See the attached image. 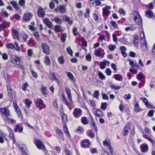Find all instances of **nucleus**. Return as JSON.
<instances>
[{"label": "nucleus", "mask_w": 155, "mask_h": 155, "mask_svg": "<svg viewBox=\"0 0 155 155\" xmlns=\"http://www.w3.org/2000/svg\"><path fill=\"white\" fill-rule=\"evenodd\" d=\"M7 48L11 49H15L18 52L20 51V48L18 46V44L17 42H15L14 44L13 43H8L5 45Z\"/></svg>", "instance_id": "nucleus-1"}, {"label": "nucleus", "mask_w": 155, "mask_h": 155, "mask_svg": "<svg viewBox=\"0 0 155 155\" xmlns=\"http://www.w3.org/2000/svg\"><path fill=\"white\" fill-rule=\"evenodd\" d=\"M34 143L38 149L42 150L45 149V147L44 144L38 138H36L35 139Z\"/></svg>", "instance_id": "nucleus-2"}, {"label": "nucleus", "mask_w": 155, "mask_h": 155, "mask_svg": "<svg viewBox=\"0 0 155 155\" xmlns=\"http://www.w3.org/2000/svg\"><path fill=\"white\" fill-rule=\"evenodd\" d=\"M82 110L80 108H76L74 110L73 114L74 117L77 118L80 117L82 115Z\"/></svg>", "instance_id": "nucleus-3"}, {"label": "nucleus", "mask_w": 155, "mask_h": 155, "mask_svg": "<svg viewBox=\"0 0 155 155\" xmlns=\"http://www.w3.org/2000/svg\"><path fill=\"white\" fill-rule=\"evenodd\" d=\"M41 46L43 52L47 54H49L50 52L49 46L47 44L44 43L42 44Z\"/></svg>", "instance_id": "nucleus-4"}, {"label": "nucleus", "mask_w": 155, "mask_h": 155, "mask_svg": "<svg viewBox=\"0 0 155 155\" xmlns=\"http://www.w3.org/2000/svg\"><path fill=\"white\" fill-rule=\"evenodd\" d=\"M55 10L57 12H59L61 14L65 13L66 12L65 7L63 5L58 6L55 8Z\"/></svg>", "instance_id": "nucleus-5"}, {"label": "nucleus", "mask_w": 155, "mask_h": 155, "mask_svg": "<svg viewBox=\"0 0 155 155\" xmlns=\"http://www.w3.org/2000/svg\"><path fill=\"white\" fill-rule=\"evenodd\" d=\"M103 144L105 146L108 147L110 152L112 155H114V153L112 150V148L110 144V141L109 140H106L103 142Z\"/></svg>", "instance_id": "nucleus-6"}, {"label": "nucleus", "mask_w": 155, "mask_h": 155, "mask_svg": "<svg viewBox=\"0 0 155 155\" xmlns=\"http://www.w3.org/2000/svg\"><path fill=\"white\" fill-rule=\"evenodd\" d=\"M36 105L39 107V109L41 110L45 107V105L44 104L43 101L41 99H39L36 102Z\"/></svg>", "instance_id": "nucleus-7"}, {"label": "nucleus", "mask_w": 155, "mask_h": 155, "mask_svg": "<svg viewBox=\"0 0 155 155\" xmlns=\"http://www.w3.org/2000/svg\"><path fill=\"white\" fill-rule=\"evenodd\" d=\"M0 112L3 115L8 117L10 114V112L9 110L7 107H0Z\"/></svg>", "instance_id": "nucleus-8"}, {"label": "nucleus", "mask_w": 155, "mask_h": 155, "mask_svg": "<svg viewBox=\"0 0 155 155\" xmlns=\"http://www.w3.org/2000/svg\"><path fill=\"white\" fill-rule=\"evenodd\" d=\"M10 61L17 65H19L20 64V58L16 56H14L13 58H11L10 59Z\"/></svg>", "instance_id": "nucleus-9"}, {"label": "nucleus", "mask_w": 155, "mask_h": 155, "mask_svg": "<svg viewBox=\"0 0 155 155\" xmlns=\"http://www.w3.org/2000/svg\"><path fill=\"white\" fill-rule=\"evenodd\" d=\"M12 37L14 39H19V34L18 31L16 29L12 28L11 30Z\"/></svg>", "instance_id": "nucleus-10"}, {"label": "nucleus", "mask_w": 155, "mask_h": 155, "mask_svg": "<svg viewBox=\"0 0 155 155\" xmlns=\"http://www.w3.org/2000/svg\"><path fill=\"white\" fill-rule=\"evenodd\" d=\"M140 43L141 47V49L144 51H147L148 48L146 40H144V38L142 39L141 40V42H140Z\"/></svg>", "instance_id": "nucleus-11"}, {"label": "nucleus", "mask_w": 155, "mask_h": 155, "mask_svg": "<svg viewBox=\"0 0 155 155\" xmlns=\"http://www.w3.org/2000/svg\"><path fill=\"white\" fill-rule=\"evenodd\" d=\"M65 90L67 94L68 99L70 102H72V97L71 90L69 87H65Z\"/></svg>", "instance_id": "nucleus-12"}, {"label": "nucleus", "mask_w": 155, "mask_h": 155, "mask_svg": "<svg viewBox=\"0 0 155 155\" xmlns=\"http://www.w3.org/2000/svg\"><path fill=\"white\" fill-rule=\"evenodd\" d=\"M135 61L132 60L130 59H129L128 61L129 62V64L130 66H131V68H130V71L132 73H133L134 71V65L135 64V61Z\"/></svg>", "instance_id": "nucleus-13"}, {"label": "nucleus", "mask_w": 155, "mask_h": 155, "mask_svg": "<svg viewBox=\"0 0 155 155\" xmlns=\"http://www.w3.org/2000/svg\"><path fill=\"white\" fill-rule=\"evenodd\" d=\"M32 17V15L30 13H25L24 15L23 20L26 22L29 21Z\"/></svg>", "instance_id": "nucleus-14"}, {"label": "nucleus", "mask_w": 155, "mask_h": 155, "mask_svg": "<svg viewBox=\"0 0 155 155\" xmlns=\"http://www.w3.org/2000/svg\"><path fill=\"white\" fill-rule=\"evenodd\" d=\"M137 13L134 18V20L138 25H139L142 23V19L138 13L137 12Z\"/></svg>", "instance_id": "nucleus-15"}, {"label": "nucleus", "mask_w": 155, "mask_h": 155, "mask_svg": "<svg viewBox=\"0 0 155 155\" xmlns=\"http://www.w3.org/2000/svg\"><path fill=\"white\" fill-rule=\"evenodd\" d=\"M37 14L38 16L41 18L44 17L45 15V12L44 9L40 7L38 8L37 11Z\"/></svg>", "instance_id": "nucleus-16"}, {"label": "nucleus", "mask_w": 155, "mask_h": 155, "mask_svg": "<svg viewBox=\"0 0 155 155\" xmlns=\"http://www.w3.org/2000/svg\"><path fill=\"white\" fill-rule=\"evenodd\" d=\"M62 98L63 100V101L65 104L67 106L70 110H71L72 108L70 107V104L68 101L67 100L64 94H62Z\"/></svg>", "instance_id": "nucleus-17"}, {"label": "nucleus", "mask_w": 155, "mask_h": 155, "mask_svg": "<svg viewBox=\"0 0 155 155\" xmlns=\"http://www.w3.org/2000/svg\"><path fill=\"white\" fill-rule=\"evenodd\" d=\"M90 145V142L88 139H85L82 141L81 146L83 148L87 147Z\"/></svg>", "instance_id": "nucleus-18"}, {"label": "nucleus", "mask_w": 155, "mask_h": 155, "mask_svg": "<svg viewBox=\"0 0 155 155\" xmlns=\"http://www.w3.org/2000/svg\"><path fill=\"white\" fill-rule=\"evenodd\" d=\"M7 129L9 132V137L10 139L12 140L13 143L15 142V139L14 137V135L13 134V131L11 128L9 127H7Z\"/></svg>", "instance_id": "nucleus-19"}, {"label": "nucleus", "mask_w": 155, "mask_h": 155, "mask_svg": "<svg viewBox=\"0 0 155 155\" xmlns=\"http://www.w3.org/2000/svg\"><path fill=\"white\" fill-rule=\"evenodd\" d=\"M7 129L9 132V137L10 139L12 140L13 143L15 142V139L14 137V135L13 134V131L11 128L9 127H7Z\"/></svg>", "instance_id": "nucleus-20"}, {"label": "nucleus", "mask_w": 155, "mask_h": 155, "mask_svg": "<svg viewBox=\"0 0 155 155\" xmlns=\"http://www.w3.org/2000/svg\"><path fill=\"white\" fill-rule=\"evenodd\" d=\"M130 129L129 125L127 124L124 127V128L123 131L122 135L123 136H127L128 133V130Z\"/></svg>", "instance_id": "nucleus-21"}, {"label": "nucleus", "mask_w": 155, "mask_h": 155, "mask_svg": "<svg viewBox=\"0 0 155 155\" xmlns=\"http://www.w3.org/2000/svg\"><path fill=\"white\" fill-rule=\"evenodd\" d=\"M14 107L15 110L16 112L18 114V115L19 117L21 116V113L19 107L18 106L17 102L14 101H13Z\"/></svg>", "instance_id": "nucleus-22"}, {"label": "nucleus", "mask_w": 155, "mask_h": 155, "mask_svg": "<svg viewBox=\"0 0 155 155\" xmlns=\"http://www.w3.org/2000/svg\"><path fill=\"white\" fill-rule=\"evenodd\" d=\"M43 22L48 28H51L52 27L53 25L50 20L47 18H45L43 20Z\"/></svg>", "instance_id": "nucleus-23"}, {"label": "nucleus", "mask_w": 155, "mask_h": 155, "mask_svg": "<svg viewBox=\"0 0 155 155\" xmlns=\"http://www.w3.org/2000/svg\"><path fill=\"white\" fill-rule=\"evenodd\" d=\"M140 148L142 152H146L148 149V146L146 144H143L140 146Z\"/></svg>", "instance_id": "nucleus-24"}, {"label": "nucleus", "mask_w": 155, "mask_h": 155, "mask_svg": "<svg viewBox=\"0 0 155 155\" xmlns=\"http://www.w3.org/2000/svg\"><path fill=\"white\" fill-rule=\"evenodd\" d=\"M143 137L144 138H146L153 145H154L155 144V141L152 139L149 135L146 134H144L143 135Z\"/></svg>", "instance_id": "nucleus-25"}, {"label": "nucleus", "mask_w": 155, "mask_h": 155, "mask_svg": "<svg viewBox=\"0 0 155 155\" xmlns=\"http://www.w3.org/2000/svg\"><path fill=\"white\" fill-rule=\"evenodd\" d=\"M62 18L63 20L71 25L73 23V21L67 16L64 15L63 16Z\"/></svg>", "instance_id": "nucleus-26"}, {"label": "nucleus", "mask_w": 155, "mask_h": 155, "mask_svg": "<svg viewBox=\"0 0 155 155\" xmlns=\"http://www.w3.org/2000/svg\"><path fill=\"white\" fill-rule=\"evenodd\" d=\"M93 113L98 117H103L104 115L103 113L99 109L95 111H93Z\"/></svg>", "instance_id": "nucleus-27"}, {"label": "nucleus", "mask_w": 155, "mask_h": 155, "mask_svg": "<svg viewBox=\"0 0 155 155\" xmlns=\"http://www.w3.org/2000/svg\"><path fill=\"white\" fill-rule=\"evenodd\" d=\"M67 75L69 79L71 80L74 84L75 83V81L74 79V77L73 74L70 72H68L67 73Z\"/></svg>", "instance_id": "nucleus-28"}, {"label": "nucleus", "mask_w": 155, "mask_h": 155, "mask_svg": "<svg viewBox=\"0 0 155 155\" xmlns=\"http://www.w3.org/2000/svg\"><path fill=\"white\" fill-rule=\"evenodd\" d=\"M47 89V88L46 87L43 86L41 87V89L42 94L45 96V97H47V95H48Z\"/></svg>", "instance_id": "nucleus-29"}, {"label": "nucleus", "mask_w": 155, "mask_h": 155, "mask_svg": "<svg viewBox=\"0 0 155 155\" xmlns=\"http://www.w3.org/2000/svg\"><path fill=\"white\" fill-rule=\"evenodd\" d=\"M146 16L149 18H151L153 16V13L151 11L148 10L145 12Z\"/></svg>", "instance_id": "nucleus-30"}, {"label": "nucleus", "mask_w": 155, "mask_h": 155, "mask_svg": "<svg viewBox=\"0 0 155 155\" xmlns=\"http://www.w3.org/2000/svg\"><path fill=\"white\" fill-rule=\"evenodd\" d=\"M109 85L110 88L113 89L118 90L120 88V86L115 85L112 82H110L109 83Z\"/></svg>", "instance_id": "nucleus-31"}, {"label": "nucleus", "mask_w": 155, "mask_h": 155, "mask_svg": "<svg viewBox=\"0 0 155 155\" xmlns=\"http://www.w3.org/2000/svg\"><path fill=\"white\" fill-rule=\"evenodd\" d=\"M23 102L25 104L26 106L28 108L31 107L32 102L28 99H25L23 100Z\"/></svg>", "instance_id": "nucleus-32"}, {"label": "nucleus", "mask_w": 155, "mask_h": 155, "mask_svg": "<svg viewBox=\"0 0 155 155\" xmlns=\"http://www.w3.org/2000/svg\"><path fill=\"white\" fill-rule=\"evenodd\" d=\"M23 127H21L18 124H17L14 129V131L16 132L18 131L19 133H22L23 131Z\"/></svg>", "instance_id": "nucleus-33"}, {"label": "nucleus", "mask_w": 155, "mask_h": 155, "mask_svg": "<svg viewBox=\"0 0 155 155\" xmlns=\"http://www.w3.org/2000/svg\"><path fill=\"white\" fill-rule=\"evenodd\" d=\"M56 133L59 135L60 137H61L62 140H64V138L63 134L61 130L59 129H56Z\"/></svg>", "instance_id": "nucleus-34"}, {"label": "nucleus", "mask_w": 155, "mask_h": 155, "mask_svg": "<svg viewBox=\"0 0 155 155\" xmlns=\"http://www.w3.org/2000/svg\"><path fill=\"white\" fill-rule=\"evenodd\" d=\"M94 53L96 56L100 57L101 58H103L104 57V54L101 53V51L99 50H97L96 51H95Z\"/></svg>", "instance_id": "nucleus-35"}, {"label": "nucleus", "mask_w": 155, "mask_h": 155, "mask_svg": "<svg viewBox=\"0 0 155 155\" xmlns=\"http://www.w3.org/2000/svg\"><path fill=\"white\" fill-rule=\"evenodd\" d=\"M141 100H142L143 102L145 103L146 105L148 107H150L151 106L149 104L148 101L145 98H140Z\"/></svg>", "instance_id": "nucleus-36"}, {"label": "nucleus", "mask_w": 155, "mask_h": 155, "mask_svg": "<svg viewBox=\"0 0 155 155\" xmlns=\"http://www.w3.org/2000/svg\"><path fill=\"white\" fill-rule=\"evenodd\" d=\"M52 21H54L56 23L58 24H61L62 22V20L58 17L54 18L52 20Z\"/></svg>", "instance_id": "nucleus-37"}, {"label": "nucleus", "mask_w": 155, "mask_h": 155, "mask_svg": "<svg viewBox=\"0 0 155 155\" xmlns=\"http://www.w3.org/2000/svg\"><path fill=\"white\" fill-rule=\"evenodd\" d=\"M44 62L47 65H48L50 64V60L49 57L48 56H45L44 59Z\"/></svg>", "instance_id": "nucleus-38"}, {"label": "nucleus", "mask_w": 155, "mask_h": 155, "mask_svg": "<svg viewBox=\"0 0 155 155\" xmlns=\"http://www.w3.org/2000/svg\"><path fill=\"white\" fill-rule=\"evenodd\" d=\"M61 120L63 123L66 124L67 121V115L64 113L63 114L61 117Z\"/></svg>", "instance_id": "nucleus-39"}, {"label": "nucleus", "mask_w": 155, "mask_h": 155, "mask_svg": "<svg viewBox=\"0 0 155 155\" xmlns=\"http://www.w3.org/2000/svg\"><path fill=\"white\" fill-rule=\"evenodd\" d=\"M81 123L84 124H87L88 123V121L87 120V118L85 117H83L81 118Z\"/></svg>", "instance_id": "nucleus-40"}, {"label": "nucleus", "mask_w": 155, "mask_h": 155, "mask_svg": "<svg viewBox=\"0 0 155 155\" xmlns=\"http://www.w3.org/2000/svg\"><path fill=\"white\" fill-rule=\"evenodd\" d=\"M114 77L116 80L118 81H121L123 78L122 76L119 74L114 75Z\"/></svg>", "instance_id": "nucleus-41"}, {"label": "nucleus", "mask_w": 155, "mask_h": 155, "mask_svg": "<svg viewBox=\"0 0 155 155\" xmlns=\"http://www.w3.org/2000/svg\"><path fill=\"white\" fill-rule=\"evenodd\" d=\"M97 74L100 78L101 79L104 80L106 79L105 76L101 72L98 71L97 72Z\"/></svg>", "instance_id": "nucleus-42"}, {"label": "nucleus", "mask_w": 155, "mask_h": 155, "mask_svg": "<svg viewBox=\"0 0 155 155\" xmlns=\"http://www.w3.org/2000/svg\"><path fill=\"white\" fill-rule=\"evenodd\" d=\"M6 86L7 91L8 92V94H10L11 95V94H12V90L11 89L10 86V84L9 82L7 83Z\"/></svg>", "instance_id": "nucleus-43"}, {"label": "nucleus", "mask_w": 155, "mask_h": 155, "mask_svg": "<svg viewBox=\"0 0 155 155\" xmlns=\"http://www.w3.org/2000/svg\"><path fill=\"white\" fill-rule=\"evenodd\" d=\"M6 118L7 120V121L8 122V123L14 124L16 122V121L15 120L10 118L8 117V116L6 117Z\"/></svg>", "instance_id": "nucleus-44"}, {"label": "nucleus", "mask_w": 155, "mask_h": 155, "mask_svg": "<svg viewBox=\"0 0 155 155\" xmlns=\"http://www.w3.org/2000/svg\"><path fill=\"white\" fill-rule=\"evenodd\" d=\"M110 13V11L107 9L106 8H103V15L105 16H107Z\"/></svg>", "instance_id": "nucleus-45"}, {"label": "nucleus", "mask_w": 155, "mask_h": 155, "mask_svg": "<svg viewBox=\"0 0 155 155\" xmlns=\"http://www.w3.org/2000/svg\"><path fill=\"white\" fill-rule=\"evenodd\" d=\"M144 77V76L141 72H140L137 75V78L139 80L143 79Z\"/></svg>", "instance_id": "nucleus-46"}, {"label": "nucleus", "mask_w": 155, "mask_h": 155, "mask_svg": "<svg viewBox=\"0 0 155 155\" xmlns=\"http://www.w3.org/2000/svg\"><path fill=\"white\" fill-rule=\"evenodd\" d=\"M51 77L50 76L49 77L50 79L52 80H55L58 81V79L56 77L55 74L54 73H51Z\"/></svg>", "instance_id": "nucleus-47"}, {"label": "nucleus", "mask_w": 155, "mask_h": 155, "mask_svg": "<svg viewBox=\"0 0 155 155\" xmlns=\"http://www.w3.org/2000/svg\"><path fill=\"white\" fill-rule=\"evenodd\" d=\"M78 28L76 27H74L72 29V31L74 35V36H76L78 34Z\"/></svg>", "instance_id": "nucleus-48"}, {"label": "nucleus", "mask_w": 155, "mask_h": 155, "mask_svg": "<svg viewBox=\"0 0 155 155\" xmlns=\"http://www.w3.org/2000/svg\"><path fill=\"white\" fill-rule=\"evenodd\" d=\"M99 91L98 90H95L93 94V97H95L97 100L99 99L98 96L99 95Z\"/></svg>", "instance_id": "nucleus-49"}, {"label": "nucleus", "mask_w": 155, "mask_h": 155, "mask_svg": "<svg viewBox=\"0 0 155 155\" xmlns=\"http://www.w3.org/2000/svg\"><path fill=\"white\" fill-rule=\"evenodd\" d=\"M107 47L111 51H113L116 48V45H109L107 46Z\"/></svg>", "instance_id": "nucleus-50"}, {"label": "nucleus", "mask_w": 155, "mask_h": 155, "mask_svg": "<svg viewBox=\"0 0 155 155\" xmlns=\"http://www.w3.org/2000/svg\"><path fill=\"white\" fill-rule=\"evenodd\" d=\"M58 61L59 63L61 64H63L64 63V57L61 56L58 58Z\"/></svg>", "instance_id": "nucleus-51"}, {"label": "nucleus", "mask_w": 155, "mask_h": 155, "mask_svg": "<svg viewBox=\"0 0 155 155\" xmlns=\"http://www.w3.org/2000/svg\"><path fill=\"white\" fill-rule=\"evenodd\" d=\"M134 110L136 111L139 112L140 111L141 108L139 107V106L137 102L135 105Z\"/></svg>", "instance_id": "nucleus-52"}, {"label": "nucleus", "mask_w": 155, "mask_h": 155, "mask_svg": "<svg viewBox=\"0 0 155 155\" xmlns=\"http://www.w3.org/2000/svg\"><path fill=\"white\" fill-rule=\"evenodd\" d=\"M61 27L59 25H56L54 28V30L56 32H59L61 31Z\"/></svg>", "instance_id": "nucleus-53"}, {"label": "nucleus", "mask_w": 155, "mask_h": 155, "mask_svg": "<svg viewBox=\"0 0 155 155\" xmlns=\"http://www.w3.org/2000/svg\"><path fill=\"white\" fill-rule=\"evenodd\" d=\"M110 23L112 25V26L114 27V28L118 29V25H117V24L116 22L115 21H111L110 22Z\"/></svg>", "instance_id": "nucleus-54"}, {"label": "nucleus", "mask_w": 155, "mask_h": 155, "mask_svg": "<svg viewBox=\"0 0 155 155\" xmlns=\"http://www.w3.org/2000/svg\"><path fill=\"white\" fill-rule=\"evenodd\" d=\"M22 37L24 42H27V39L28 38V35L26 34H23L22 35Z\"/></svg>", "instance_id": "nucleus-55"}, {"label": "nucleus", "mask_w": 155, "mask_h": 155, "mask_svg": "<svg viewBox=\"0 0 155 155\" xmlns=\"http://www.w3.org/2000/svg\"><path fill=\"white\" fill-rule=\"evenodd\" d=\"M107 104L106 103H102L101 105V109L105 110L107 108Z\"/></svg>", "instance_id": "nucleus-56"}, {"label": "nucleus", "mask_w": 155, "mask_h": 155, "mask_svg": "<svg viewBox=\"0 0 155 155\" xmlns=\"http://www.w3.org/2000/svg\"><path fill=\"white\" fill-rule=\"evenodd\" d=\"M3 76L4 79L8 83V75L6 72H3Z\"/></svg>", "instance_id": "nucleus-57"}, {"label": "nucleus", "mask_w": 155, "mask_h": 155, "mask_svg": "<svg viewBox=\"0 0 155 155\" xmlns=\"http://www.w3.org/2000/svg\"><path fill=\"white\" fill-rule=\"evenodd\" d=\"M25 0H19L18 4L20 6L24 7L25 5Z\"/></svg>", "instance_id": "nucleus-58"}, {"label": "nucleus", "mask_w": 155, "mask_h": 155, "mask_svg": "<svg viewBox=\"0 0 155 155\" xmlns=\"http://www.w3.org/2000/svg\"><path fill=\"white\" fill-rule=\"evenodd\" d=\"M100 68L102 69H104L106 66V64L104 61L100 62Z\"/></svg>", "instance_id": "nucleus-59"}, {"label": "nucleus", "mask_w": 155, "mask_h": 155, "mask_svg": "<svg viewBox=\"0 0 155 155\" xmlns=\"http://www.w3.org/2000/svg\"><path fill=\"white\" fill-rule=\"evenodd\" d=\"M19 148L23 153L25 152L24 150L26 149V147L25 145H19Z\"/></svg>", "instance_id": "nucleus-60"}, {"label": "nucleus", "mask_w": 155, "mask_h": 155, "mask_svg": "<svg viewBox=\"0 0 155 155\" xmlns=\"http://www.w3.org/2000/svg\"><path fill=\"white\" fill-rule=\"evenodd\" d=\"M30 69L32 76L35 78H37L38 76L37 73L36 72L34 71L31 68H30Z\"/></svg>", "instance_id": "nucleus-61"}, {"label": "nucleus", "mask_w": 155, "mask_h": 155, "mask_svg": "<svg viewBox=\"0 0 155 155\" xmlns=\"http://www.w3.org/2000/svg\"><path fill=\"white\" fill-rule=\"evenodd\" d=\"M11 4L14 7L15 9L18 10L19 9V7L17 3L15 2H11Z\"/></svg>", "instance_id": "nucleus-62"}, {"label": "nucleus", "mask_w": 155, "mask_h": 155, "mask_svg": "<svg viewBox=\"0 0 155 155\" xmlns=\"http://www.w3.org/2000/svg\"><path fill=\"white\" fill-rule=\"evenodd\" d=\"M67 37V35L66 34H63L61 36V41L64 42L66 41V38Z\"/></svg>", "instance_id": "nucleus-63"}, {"label": "nucleus", "mask_w": 155, "mask_h": 155, "mask_svg": "<svg viewBox=\"0 0 155 155\" xmlns=\"http://www.w3.org/2000/svg\"><path fill=\"white\" fill-rule=\"evenodd\" d=\"M136 28V27L134 26H130L126 28H125V30L126 31H127L129 30H135Z\"/></svg>", "instance_id": "nucleus-64"}]
</instances>
